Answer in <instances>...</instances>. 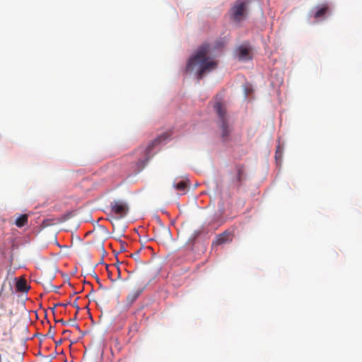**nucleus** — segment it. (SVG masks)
<instances>
[{
    "label": "nucleus",
    "instance_id": "obj_22",
    "mask_svg": "<svg viewBox=\"0 0 362 362\" xmlns=\"http://www.w3.org/2000/svg\"><path fill=\"white\" fill-rule=\"evenodd\" d=\"M75 327H76V329H79V327H78V325H75Z\"/></svg>",
    "mask_w": 362,
    "mask_h": 362
},
{
    "label": "nucleus",
    "instance_id": "obj_3",
    "mask_svg": "<svg viewBox=\"0 0 362 362\" xmlns=\"http://www.w3.org/2000/svg\"><path fill=\"white\" fill-rule=\"evenodd\" d=\"M214 108L218 115V125L221 132V136L223 138H226L231 131L229 126L226 108L225 105H222L220 102H216L214 105Z\"/></svg>",
    "mask_w": 362,
    "mask_h": 362
},
{
    "label": "nucleus",
    "instance_id": "obj_20",
    "mask_svg": "<svg viewBox=\"0 0 362 362\" xmlns=\"http://www.w3.org/2000/svg\"><path fill=\"white\" fill-rule=\"evenodd\" d=\"M70 332H71V331H70V330H64V331L63 332V334H69Z\"/></svg>",
    "mask_w": 362,
    "mask_h": 362
},
{
    "label": "nucleus",
    "instance_id": "obj_6",
    "mask_svg": "<svg viewBox=\"0 0 362 362\" xmlns=\"http://www.w3.org/2000/svg\"><path fill=\"white\" fill-rule=\"evenodd\" d=\"M135 285L136 286V290L129 293L126 298V303L128 307H130L137 300L145 288V285L143 281L140 282V281H137Z\"/></svg>",
    "mask_w": 362,
    "mask_h": 362
},
{
    "label": "nucleus",
    "instance_id": "obj_10",
    "mask_svg": "<svg viewBox=\"0 0 362 362\" xmlns=\"http://www.w3.org/2000/svg\"><path fill=\"white\" fill-rule=\"evenodd\" d=\"M329 11L327 5H322L315 13L314 17L315 19H319L323 17Z\"/></svg>",
    "mask_w": 362,
    "mask_h": 362
},
{
    "label": "nucleus",
    "instance_id": "obj_21",
    "mask_svg": "<svg viewBox=\"0 0 362 362\" xmlns=\"http://www.w3.org/2000/svg\"><path fill=\"white\" fill-rule=\"evenodd\" d=\"M99 288H100V289L103 290V291L107 290L105 288L103 287L101 285H100Z\"/></svg>",
    "mask_w": 362,
    "mask_h": 362
},
{
    "label": "nucleus",
    "instance_id": "obj_8",
    "mask_svg": "<svg viewBox=\"0 0 362 362\" xmlns=\"http://www.w3.org/2000/svg\"><path fill=\"white\" fill-rule=\"evenodd\" d=\"M230 233L228 231H224L223 233L218 235L216 238L215 243L216 245H223L224 243L230 242L232 239L230 238Z\"/></svg>",
    "mask_w": 362,
    "mask_h": 362
},
{
    "label": "nucleus",
    "instance_id": "obj_11",
    "mask_svg": "<svg viewBox=\"0 0 362 362\" xmlns=\"http://www.w3.org/2000/svg\"><path fill=\"white\" fill-rule=\"evenodd\" d=\"M28 219L27 214H22L16 220L15 223L18 227L21 228L28 223Z\"/></svg>",
    "mask_w": 362,
    "mask_h": 362
},
{
    "label": "nucleus",
    "instance_id": "obj_19",
    "mask_svg": "<svg viewBox=\"0 0 362 362\" xmlns=\"http://www.w3.org/2000/svg\"><path fill=\"white\" fill-rule=\"evenodd\" d=\"M73 306H74V307H75V308L77 309V310H79V307L78 306L77 303H73Z\"/></svg>",
    "mask_w": 362,
    "mask_h": 362
},
{
    "label": "nucleus",
    "instance_id": "obj_18",
    "mask_svg": "<svg viewBox=\"0 0 362 362\" xmlns=\"http://www.w3.org/2000/svg\"><path fill=\"white\" fill-rule=\"evenodd\" d=\"M51 329H52V327H50L49 330L47 333V335H50L51 337H53L54 334L52 333Z\"/></svg>",
    "mask_w": 362,
    "mask_h": 362
},
{
    "label": "nucleus",
    "instance_id": "obj_12",
    "mask_svg": "<svg viewBox=\"0 0 362 362\" xmlns=\"http://www.w3.org/2000/svg\"><path fill=\"white\" fill-rule=\"evenodd\" d=\"M235 169H236V171H237V176H236V178H235V182L238 185H240L241 183V182H242L243 175V173H244V168L242 165H237Z\"/></svg>",
    "mask_w": 362,
    "mask_h": 362
},
{
    "label": "nucleus",
    "instance_id": "obj_1",
    "mask_svg": "<svg viewBox=\"0 0 362 362\" xmlns=\"http://www.w3.org/2000/svg\"><path fill=\"white\" fill-rule=\"evenodd\" d=\"M209 44L202 45L187 61L186 70L192 71L197 68L198 79H202L204 76L217 68V62L210 58L208 55L210 52Z\"/></svg>",
    "mask_w": 362,
    "mask_h": 362
},
{
    "label": "nucleus",
    "instance_id": "obj_15",
    "mask_svg": "<svg viewBox=\"0 0 362 362\" xmlns=\"http://www.w3.org/2000/svg\"><path fill=\"white\" fill-rule=\"evenodd\" d=\"M175 188L179 191H185L187 187V184L185 181H180L174 185Z\"/></svg>",
    "mask_w": 362,
    "mask_h": 362
},
{
    "label": "nucleus",
    "instance_id": "obj_4",
    "mask_svg": "<svg viewBox=\"0 0 362 362\" xmlns=\"http://www.w3.org/2000/svg\"><path fill=\"white\" fill-rule=\"evenodd\" d=\"M249 2L243 0H237L230 9V16L235 22H240L247 15Z\"/></svg>",
    "mask_w": 362,
    "mask_h": 362
},
{
    "label": "nucleus",
    "instance_id": "obj_14",
    "mask_svg": "<svg viewBox=\"0 0 362 362\" xmlns=\"http://www.w3.org/2000/svg\"><path fill=\"white\" fill-rule=\"evenodd\" d=\"M61 220L59 219H56V218H47V219H45L42 223H41V226L42 228H46V227H48L49 226H52V225H54L59 222H60Z\"/></svg>",
    "mask_w": 362,
    "mask_h": 362
},
{
    "label": "nucleus",
    "instance_id": "obj_7",
    "mask_svg": "<svg viewBox=\"0 0 362 362\" xmlns=\"http://www.w3.org/2000/svg\"><path fill=\"white\" fill-rule=\"evenodd\" d=\"M236 52L238 57L240 61H247L252 59L251 49L245 45L239 46Z\"/></svg>",
    "mask_w": 362,
    "mask_h": 362
},
{
    "label": "nucleus",
    "instance_id": "obj_13",
    "mask_svg": "<svg viewBox=\"0 0 362 362\" xmlns=\"http://www.w3.org/2000/svg\"><path fill=\"white\" fill-rule=\"evenodd\" d=\"M16 289L20 292H25L28 290L26 281L24 279L19 280L16 283Z\"/></svg>",
    "mask_w": 362,
    "mask_h": 362
},
{
    "label": "nucleus",
    "instance_id": "obj_16",
    "mask_svg": "<svg viewBox=\"0 0 362 362\" xmlns=\"http://www.w3.org/2000/svg\"><path fill=\"white\" fill-rule=\"evenodd\" d=\"M56 322H59V323H61L62 325H67V322L64 321V320L62 319H60V320H56Z\"/></svg>",
    "mask_w": 362,
    "mask_h": 362
},
{
    "label": "nucleus",
    "instance_id": "obj_9",
    "mask_svg": "<svg viewBox=\"0 0 362 362\" xmlns=\"http://www.w3.org/2000/svg\"><path fill=\"white\" fill-rule=\"evenodd\" d=\"M22 356L19 354H7L4 356V362H21Z\"/></svg>",
    "mask_w": 362,
    "mask_h": 362
},
{
    "label": "nucleus",
    "instance_id": "obj_17",
    "mask_svg": "<svg viewBox=\"0 0 362 362\" xmlns=\"http://www.w3.org/2000/svg\"><path fill=\"white\" fill-rule=\"evenodd\" d=\"M139 250L136 251L134 254L132 255V256L135 258L139 256Z\"/></svg>",
    "mask_w": 362,
    "mask_h": 362
},
{
    "label": "nucleus",
    "instance_id": "obj_2",
    "mask_svg": "<svg viewBox=\"0 0 362 362\" xmlns=\"http://www.w3.org/2000/svg\"><path fill=\"white\" fill-rule=\"evenodd\" d=\"M170 136V134L169 132H164L151 141L146 147H141L134 152L136 157L138 159L136 163V170L139 172L145 167L147 162L152 157L151 151L156 146L165 141Z\"/></svg>",
    "mask_w": 362,
    "mask_h": 362
},
{
    "label": "nucleus",
    "instance_id": "obj_5",
    "mask_svg": "<svg viewBox=\"0 0 362 362\" xmlns=\"http://www.w3.org/2000/svg\"><path fill=\"white\" fill-rule=\"evenodd\" d=\"M111 213H112L117 218H124L129 212V206L127 203L123 200H114L110 205Z\"/></svg>",
    "mask_w": 362,
    "mask_h": 362
}]
</instances>
